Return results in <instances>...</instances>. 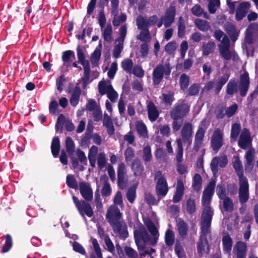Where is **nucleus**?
<instances>
[{
	"label": "nucleus",
	"mask_w": 258,
	"mask_h": 258,
	"mask_svg": "<svg viewBox=\"0 0 258 258\" xmlns=\"http://www.w3.org/2000/svg\"><path fill=\"white\" fill-rule=\"evenodd\" d=\"M216 179H212L204 189L202 198V203L204 207L201 215L202 230L207 233L211 227L214 212L210 207L212 196L214 194L216 186Z\"/></svg>",
	"instance_id": "nucleus-1"
},
{
	"label": "nucleus",
	"mask_w": 258,
	"mask_h": 258,
	"mask_svg": "<svg viewBox=\"0 0 258 258\" xmlns=\"http://www.w3.org/2000/svg\"><path fill=\"white\" fill-rule=\"evenodd\" d=\"M250 87V81L248 73L244 72L240 76L239 81L235 79L230 80L226 86V93L230 96L239 93L241 97L246 96Z\"/></svg>",
	"instance_id": "nucleus-2"
},
{
	"label": "nucleus",
	"mask_w": 258,
	"mask_h": 258,
	"mask_svg": "<svg viewBox=\"0 0 258 258\" xmlns=\"http://www.w3.org/2000/svg\"><path fill=\"white\" fill-rule=\"evenodd\" d=\"M258 45V26L255 24L248 26L245 31L244 43L242 48L246 53L247 56H253L254 49L251 45Z\"/></svg>",
	"instance_id": "nucleus-3"
},
{
	"label": "nucleus",
	"mask_w": 258,
	"mask_h": 258,
	"mask_svg": "<svg viewBox=\"0 0 258 258\" xmlns=\"http://www.w3.org/2000/svg\"><path fill=\"white\" fill-rule=\"evenodd\" d=\"M134 235L135 242L139 250L144 249L147 244L152 245L151 237L143 225L134 229Z\"/></svg>",
	"instance_id": "nucleus-4"
},
{
	"label": "nucleus",
	"mask_w": 258,
	"mask_h": 258,
	"mask_svg": "<svg viewBox=\"0 0 258 258\" xmlns=\"http://www.w3.org/2000/svg\"><path fill=\"white\" fill-rule=\"evenodd\" d=\"M171 69L169 64L159 63L153 69L152 73L153 83L155 86H158L163 78L168 79L171 73Z\"/></svg>",
	"instance_id": "nucleus-5"
},
{
	"label": "nucleus",
	"mask_w": 258,
	"mask_h": 258,
	"mask_svg": "<svg viewBox=\"0 0 258 258\" xmlns=\"http://www.w3.org/2000/svg\"><path fill=\"white\" fill-rule=\"evenodd\" d=\"M154 180L156 182V192L159 199L165 197L168 191V183L166 178L160 170L155 173Z\"/></svg>",
	"instance_id": "nucleus-6"
},
{
	"label": "nucleus",
	"mask_w": 258,
	"mask_h": 258,
	"mask_svg": "<svg viewBox=\"0 0 258 258\" xmlns=\"http://www.w3.org/2000/svg\"><path fill=\"white\" fill-rule=\"evenodd\" d=\"M190 110V106L184 100H178L170 112L172 119H183Z\"/></svg>",
	"instance_id": "nucleus-7"
},
{
	"label": "nucleus",
	"mask_w": 258,
	"mask_h": 258,
	"mask_svg": "<svg viewBox=\"0 0 258 258\" xmlns=\"http://www.w3.org/2000/svg\"><path fill=\"white\" fill-rule=\"evenodd\" d=\"M73 200L80 214L83 217L85 222H86L87 218L85 215L88 217H92L94 215V212L90 204L85 201H80L75 196H73Z\"/></svg>",
	"instance_id": "nucleus-8"
},
{
	"label": "nucleus",
	"mask_w": 258,
	"mask_h": 258,
	"mask_svg": "<svg viewBox=\"0 0 258 258\" xmlns=\"http://www.w3.org/2000/svg\"><path fill=\"white\" fill-rule=\"evenodd\" d=\"M98 91L101 96L106 94L108 98L112 102H116L117 99L118 94L111 84H107L104 81H100L98 84Z\"/></svg>",
	"instance_id": "nucleus-9"
},
{
	"label": "nucleus",
	"mask_w": 258,
	"mask_h": 258,
	"mask_svg": "<svg viewBox=\"0 0 258 258\" xmlns=\"http://www.w3.org/2000/svg\"><path fill=\"white\" fill-rule=\"evenodd\" d=\"M127 32V28L125 25L121 26L119 29V37L115 41V45L112 51L113 57L117 58L123 49V42Z\"/></svg>",
	"instance_id": "nucleus-10"
},
{
	"label": "nucleus",
	"mask_w": 258,
	"mask_h": 258,
	"mask_svg": "<svg viewBox=\"0 0 258 258\" xmlns=\"http://www.w3.org/2000/svg\"><path fill=\"white\" fill-rule=\"evenodd\" d=\"M230 42L224 44H219L218 48L219 53L222 58L226 60H229L231 59L234 61H237L239 57L235 50L230 49Z\"/></svg>",
	"instance_id": "nucleus-11"
},
{
	"label": "nucleus",
	"mask_w": 258,
	"mask_h": 258,
	"mask_svg": "<svg viewBox=\"0 0 258 258\" xmlns=\"http://www.w3.org/2000/svg\"><path fill=\"white\" fill-rule=\"evenodd\" d=\"M205 123V119L202 120L195 135L193 149L196 152L199 150L203 143L204 138L207 129V127L204 126Z\"/></svg>",
	"instance_id": "nucleus-12"
},
{
	"label": "nucleus",
	"mask_w": 258,
	"mask_h": 258,
	"mask_svg": "<svg viewBox=\"0 0 258 258\" xmlns=\"http://www.w3.org/2000/svg\"><path fill=\"white\" fill-rule=\"evenodd\" d=\"M193 134V126L190 122H185L181 130V143L187 146L191 145Z\"/></svg>",
	"instance_id": "nucleus-13"
},
{
	"label": "nucleus",
	"mask_w": 258,
	"mask_h": 258,
	"mask_svg": "<svg viewBox=\"0 0 258 258\" xmlns=\"http://www.w3.org/2000/svg\"><path fill=\"white\" fill-rule=\"evenodd\" d=\"M223 135L219 128L214 130L211 140V146L213 150L217 152L223 145Z\"/></svg>",
	"instance_id": "nucleus-14"
},
{
	"label": "nucleus",
	"mask_w": 258,
	"mask_h": 258,
	"mask_svg": "<svg viewBox=\"0 0 258 258\" xmlns=\"http://www.w3.org/2000/svg\"><path fill=\"white\" fill-rule=\"evenodd\" d=\"M122 214L119 208L115 206H111L107 210L106 217L110 225L121 221Z\"/></svg>",
	"instance_id": "nucleus-15"
},
{
	"label": "nucleus",
	"mask_w": 258,
	"mask_h": 258,
	"mask_svg": "<svg viewBox=\"0 0 258 258\" xmlns=\"http://www.w3.org/2000/svg\"><path fill=\"white\" fill-rule=\"evenodd\" d=\"M239 200L240 203L243 205L249 199V184L248 180L239 181Z\"/></svg>",
	"instance_id": "nucleus-16"
},
{
	"label": "nucleus",
	"mask_w": 258,
	"mask_h": 258,
	"mask_svg": "<svg viewBox=\"0 0 258 258\" xmlns=\"http://www.w3.org/2000/svg\"><path fill=\"white\" fill-rule=\"evenodd\" d=\"M110 226L114 233L117 234L120 238L125 239L128 237L127 227L125 222L120 221Z\"/></svg>",
	"instance_id": "nucleus-17"
},
{
	"label": "nucleus",
	"mask_w": 258,
	"mask_h": 258,
	"mask_svg": "<svg viewBox=\"0 0 258 258\" xmlns=\"http://www.w3.org/2000/svg\"><path fill=\"white\" fill-rule=\"evenodd\" d=\"M251 144L250 133L246 128H243L241 131L238 142L239 147L244 150L248 149Z\"/></svg>",
	"instance_id": "nucleus-18"
},
{
	"label": "nucleus",
	"mask_w": 258,
	"mask_h": 258,
	"mask_svg": "<svg viewBox=\"0 0 258 258\" xmlns=\"http://www.w3.org/2000/svg\"><path fill=\"white\" fill-rule=\"evenodd\" d=\"M148 231L150 233L152 237V245H156L158 242L159 233L158 228L155 226L154 222L150 219H148L144 222Z\"/></svg>",
	"instance_id": "nucleus-19"
},
{
	"label": "nucleus",
	"mask_w": 258,
	"mask_h": 258,
	"mask_svg": "<svg viewBox=\"0 0 258 258\" xmlns=\"http://www.w3.org/2000/svg\"><path fill=\"white\" fill-rule=\"evenodd\" d=\"M254 155L255 151L253 148L248 150L245 154L244 158L245 160L244 164L246 172H250L253 169L255 160Z\"/></svg>",
	"instance_id": "nucleus-20"
},
{
	"label": "nucleus",
	"mask_w": 258,
	"mask_h": 258,
	"mask_svg": "<svg viewBox=\"0 0 258 258\" xmlns=\"http://www.w3.org/2000/svg\"><path fill=\"white\" fill-rule=\"evenodd\" d=\"M211 227H209V231L207 233H204L202 230V223H201V235L200 236V240L197 243V251L198 254L200 256H202L205 253V247L208 245V242L207 239L208 234L211 232Z\"/></svg>",
	"instance_id": "nucleus-21"
},
{
	"label": "nucleus",
	"mask_w": 258,
	"mask_h": 258,
	"mask_svg": "<svg viewBox=\"0 0 258 258\" xmlns=\"http://www.w3.org/2000/svg\"><path fill=\"white\" fill-rule=\"evenodd\" d=\"M176 14L175 8L174 6H170L166 11L165 15L162 16L164 26L165 28L169 27L174 21Z\"/></svg>",
	"instance_id": "nucleus-22"
},
{
	"label": "nucleus",
	"mask_w": 258,
	"mask_h": 258,
	"mask_svg": "<svg viewBox=\"0 0 258 258\" xmlns=\"http://www.w3.org/2000/svg\"><path fill=\"white\" fill-rule=\"evenodd\" d=\"M79 188L81 196L86 201H90L92 200L93 192L89 184L81 182L79 183Z\"/></svg>",
	"instance_id": "nucleus-23"
},
{
	"label": "nucleus",
	"mask_w": 258,
	"mask_h": 258,
	"mask_svg": "<svg viewBox=\"0 0 258 258\" xmlns=\"http://www.w3.org/2000/svg\"><path fill=\"white\" fill-rule=\"evenodd\" d=\"M126 174V169L125 164L123 162L119 163L117 171V183L119 187L121 189H123L125 186L124 179Z\"/></svg>",
	"instance_id": "nucleus-24"
},
{
	"label": "nucleus",
	"mask_w": 258,
	"mask_h": 258,
	"mask_svg": "<svg viewBox=\"0 0 258 258\" xmlns=\"http://www.w3.org/2000/svg\"><path fill=\"white\" fill-rule=\"evenodd\" d=\"M232 165L238 177L239 181L247 180V178L243 175V168L242 163L238 156H234L233 157Z\"/></svg>",
	"instance_id": "nucleus-25"
},
{
	"label": "nucleus",
	"mask_w": 258,
	"mask_h": 258,
	"mask_svg": "<svg viewBox=\"0 0 258 258\" xmlns=\"http://www.w3.org/2000/svg\"><path fill=\"white\" fill-rule=\"evenodd\" d=\"M224 28L231 41L235 42L238 38L239 32L236 30L235 25L229 22H227L225 23Z\"/></svg>",
	"instance_id": "nucleus-26"
},
{
	"label": "nucleus",
	"mask_w": 258,
	"mask_h": 258,
	"mask_svg": "<svg viewBox=\"0 0 258 258\" xmlns=\"http://www.w3.org/2000/svg\"><path fill=\"white\" fill-rule=\"evenodd\" d=\"M147 108L149 119L152 122H154L159 116V112L157 107L153 102L150 101L148 103Z\"/></svg>",
	"instance_id": "nucleus-27"
},
{
	"label": "nucleus",
	"mask_w": 258,
	"mask_h": 258,
	"mask_svg": "<svg viewBox=\"0 0 258 258\" xmlns=\"http://www.w3.org/2000/svg\"><path fill=\"white\" fill-rule=\"evenodd\" d=\"M247 245L246 242L238 241L234 246L233 252L236 256H246Z\"/></svg>",
	"instance_id": "nucleus-28"
},
{
	"label": "nucleus",
	"mask_w": 258,
	"mask_h": 258,
	"mask_svg": "<svg viewBox=\"0 0 258 258\" xmlns=\"http://www.w3.org/2000/svg\"><path fill=\"white\" fill-rule=\"evenodd\" d=\"M184 186L181 180H178L176 187V191L173 197L172 201L174 203H177L180 201L184 195Z\"/></svg>",
	"instance_id": "nucleus-29"
},
{
	"label": "nucleus",
	"mask_w": 258,
	"mask_h": 258,
	"mask_svg": "<svg viewBox=\"0 0 258 258\" xmlns=\"http://www.w3.org/2000/svg\"><path fill=\"white\" fill-rule=\"evenodd\" d=\"M249 7L250 5L247 2L242 3L239 5L236 11L235 19L236 20H241L246 16Z\"/></svg>",
	"instance_id": "nucleus-30"
},
{
	"label": "nucleus",
	"mask_w": 258,
	"mask_h": 258,
	"mask_svg": "<svg viewBox=\"0 0 258 258\" xmlns=\"http://www.w3.org/2000/svg\"><path fill=\"white\" fill-rule=\"evenodd\" d=\"M176 226L179 236L184 239L186 237L188 231V225L181 218L176 220Z\"/></svg>",
	"instance_id": "nucleus-31"
},
{
	"label": "nucleus",
	"mask_w": 258,
	"mask_h": 258,
	"mask_svg": "<svg viewBox=\"0 0 258 258\" xmlns=\"http://www.w3.org/2000/svg\"><path fill=\"white\" fill-rule=\"evenodd\" d=\"M216 47V43L214 41H209L208 42H203L202 46L203 55L208 56L210 54L213 53Z\"/></svg>",
	"instance_id": "nucleus-32"
},
{
	"label": "nucleus",
	"mask_w": 258,
	"mask_h": 258,
	"mask_svg": "<svg viewBox=\"0 0 258 258\" xmlns=\"http://www.w3.org/2000/svg\"><path fill=\"white\" fill-rule=\"evenodd\" d=\"M223 251L224 253L230 255L232 247V239L229 235L227 234L222 237Z\"/></svg>",
	"instance_id": "nucleus-33"
},
{
	"label": "nucleus",
	"mask_w": 258,
	"mask_h": 258,
	"mask_svg": "<svg viewBox=\"0 0 258 258\" xmlns=\"http://www.w3.org/2000/svg\"><path fill=\"white\" fill-rule=\"evenodd\" d=\"M229 75L225 74L220 77L215 82H214V92L216 94H218L223 86L226 83L229 79Z\"/></svg>",
	"instance_id": "nucleus-34"
},
{
	"label": "nucleus",
	"mask_w": 258,
	"mask_h": 258,
	"mask_svg": "<svg viewBox=\"0 0 258 258\" xmlns=\"http://www.w3.org/2000/svg\"><path fill=\"white\" fill-rule=\"evenodd\" d=\"M75 58V52L72 50H67L62 53V60L63 62V65L67 67L70 65Z\"/></svg>",
	"instance_id": "nucleus-35"
},
{
	"label": "nucleus",
	"mask_w": 258,
	"mask_h": 258,
	"mask_svg": "<svg viewBox=\"0 0 258 258\" xmlns=\"http://www.w3.org/2000/svg\"><path fill=\"white\" fill-rule=\"evenodd\" d=\"M136 127L140 137L145 138L148 136L147 128L142 120H138L136 123Z\"/></svg>",
	"instance_id": "nucleus-36"
},
{
	"label": "nucleus",
	"mask_w": 258,
	"mask_h": 258,
	"mask_svg": "<svg viewBox=\"0 0 258 258\" xmlns=\"http://www.w3.org/2000/svg\"><path fill=\"white\" fill-rule=\"evenodd\" d=\"M132 169L135 176H141L144 170V167L139 159H135L132 164Z\"/></svg>",
	"instance_id": "nucleus-37"
},
{
	"label": "nucleus",
	"mask_w": 258,
	"mask_h": 258,
	"mask_svg": "<svg viewBox=\"0 0 258 258\" xmlns=\"http://www.w3.org/2000/svg\"><path fill=\"white\" fill-rule=\"evenodd\" d=\"M81 93V90L79 87H76L73 89L70 98V103L72 106L75 107L78 104Z\"/></svg>",
	"instance_id": "nucleus-38"
},
{
	"label": "nucleus",
	"mask_w": 258,
	"mask_h": 258,
	"mask_svg": "<svg viewBox=\"0 0 258 258\" xmlns=\"http://www.w3.org/2000/svg\"><path fill=\"white\" fill-rule=\"evenodd\" d=\"M195 24L197 28L203 32L208 31L211 28L209 22L204 20L197 19L195 21Z\"/></svg>",
	"instance_id": "nucleus-39"
},
{
	"label": "nucleus",
	"mask_w": 258,
	"mask_h": 258,
	"mask_svg": "<svg viewBox=\"0 0 258 258\" xmlns=\"http://www.w3.org/2000/svg\"><path fill=\"white\" fill-rule=\"evenodd\" d=\"M213 36L217 41L220 42L221 44L230 42L228 36L220 29L215 30Z\"/></svg>",
	"instance_id": "nucleus-40"
},
{
	"label": "nucleus",
	"mask_w": 258,
	"mask_h": 258,
	"mask_svg": "<svg viewBox=\"0 0 258 258\" xmlns=\"http://www.w3.org/2000/svg\"><path fill=\"white\" fill-rule=\"evenodd\" d=\"M51 150L53 157H57L60 150V142L58 137L53 138L51 142Z\"/></svg>",
	"instance_id": "nucleus-41"
},
{
	"label": "nucleus",
	"mask_w": 258,
	"mask_h": 258,
	"mask_svg": "<svg viewBox=\"0 0 258 258\" xmlns=\"http://www.w3.org/2000/svg\"><path fill=\"white\" fill-rule=\"evenodd\" d=\"M189 83V77L185 74H182L179 78V83L180 89L185 91L187 89Z\"/></svg>",
	"instance_id": "nucleus-42"
},
{
	"label": "nucleus",
	"mask_w": 258,
	"mask_h": 258,
	"mask_svg": "<svg viewBox=\"0 0 258 258\" xmlns=\"http://www.w3.org/2000/svg\"><path fill=\"white\" fill-rule=\"evenodd\" d=\"M175 242V235L173 231L168 229L165 234V242L168 246H171Z\"/></svg>",
	"instance_id": "nucleus-43"
},
{
	"label": "nucleus",
	"mask_w": 258,
	"mask_h": 258,
	"mask_svg": "<svg viewBox=\"0 0 258 258\" xmlns=\"http://www.w3.org/2000/svg\"><path fill=\"white\" fill-rule=\"evenodd\" d=\"M121 68L126 73L131 74L134 68V63L132 59L127 58L123 60L121 63Z\"/></svg>",
	"instance_id": "nucleus-44"
},
{
	"label": "nucleus",
	"mask_w": 258,
	"mask_h": 258,
	"mask_svg": "<svg viewBox=\"0 0 258 258\" xmlns=\"http://www.w3.org/2000/svg\"><path fill=\"white\" fill-rule=\"evenodd\" d=\"M112 27L110 24H107L103 32L104 41L109 43L112 41Z\"/></svg>",
	"instance_id": "nucleus-45"
},
{
	"label": "nucleus",
	"mask_w": 258,
	"mask_h": 258,
	"mask_svg": "<svg viewBox=\"0 0 258 258\" xmlns=\"http://www.w3.org/2000/svg\"><path fill=\"white\" fill-rule=\"evenodd\" d=\"M176 143L177 145V152L176 155V160L177 163H181L182 161L183 158V147L182 143H181V140L180 138L176 140Z\"/></svg>",
	"instance_id": "nucleus-46"
},
{
	"label": "nucleus",
	"mask_w": 258,
	"mask_h": 258,
	"mask_svg": "<svg viewBox=\"0 0 258 258\" xmlns=\"http://www.w3.org/2000/svg\"><path fill=\"white\" fill-rule=\"evenodd\" d=\"M138 28L140 30H144L148 29L149 27L148 20L145 19L142 16H139L136 20Z\"/></svg>",
	"instance_id": "nucleus-47"
},
{
	"label": "nucleus",
	"mask_w": 258,
	"mask_h": 258,
	"mask_svg": "<svg viewBox=\"0 0 258 258\" xmlns=\"http://www.w3.org/2000/svg\"><path fill=\"white\" fill-rule=\"evenodd\" d=\"M186 209L187 212L191 215L196 211V201L192 198L188 199L186 202Z\"/></svg>",
	"instance_id": "nucleus-48"
},
{
	"label": "nucleus",
	"mask_w": 258,
	"mask_h": 258,
	"mask_svg": "<svg viewBox=\"0 0 258 258\" xmlns=\"http://www.w3.org/2000/svg\"><path fill=\"white\" fill-rule=\"evenodd\" d=\"M174 251L178 258H186L184 248L179 242H176L174 246Z\"/></svg>",
	"instance_id": "nucleus-49"
},
{
	"label": "nucleus",
	"mask_w": 258,
	"mask_h": 258,
	"mask_svg": "<svg viewBox=\"0 0 258 258\" xmlns=\"http://www.w3.org/2000/svg\"><path fill=\"white\" fill-rule=\"evenodd\" d=\"M77 54L79 62L82 66H85V64H87V62L89 63L88 60H85V57L83 52V50L80 45H78L77 46Z\"/></svg>",
	"instance_id": "nucleus-50"
},
{
	"label": "nucleus",
	"mask_w": 258,
	"mask_h": 258,
	"mask_svg": "<svg viewBox=\"0 0 258 258\" xmlns=\"http://www.w3.org/2000/svg\"><path fill=\"white\" fill-rule=\"evenodd\" d=\"M136 198V186H132L130 187L126 192V198L128 202L133 203Z\"/></svg>",
	"instance_id": "nucleus-51"
},
{
	"label": "nucleus",
	"mask_w": 258,
	"mask_h": 258,
	"mask_svg": "<svg viewBox=\"0 0 258 258\" xmlns=\"http://www.w3.org/2000/svg\"><path fill=\"white\" fill-rule=\"evenodd\" d=\"M202 179L200 174L196 173L193 178V182L192 184V188L194 190L198 191L201 187Z\"/></svg>",
	"instance_id": "nucleus-52"
},
{
	"label": "nucleus",
	"mask_w": 258,
	"mask_h": 258,
	"mask_svg": "<svg viewBox=\"0 0 258 258\" xmlns=\"http://www.w3.org/2000/svg\"><path fill=\"white\" fill-rule=\"evenodd\" d=\"M223 200V207L226 212H232L233 210V203L229 197H225Z\"/></svg>",
	"instance_id": "nucleus-53"
},
{
	"label": "nucleus",
	"mask_w": 258,
	"mask_h": 258,
	"mask_svg": "<svg viewBox=\"0 0 258 258\" xmlns=\"http://www.w3.org/2000/svg\"><path fill=\"white\" fill-rule=\"evenodd\" d=\"M208 10L209 12L211 14H214L217 9L220 7V0H208Z\"/></svg>",
	"instance_id": "nucleus-54"
},
{
	"label": "nucleus",
	"mask_w": 258,
	"mask_h": 258,
	"mask_svg": "<svg viewBox=\"0 0 258 258\" xmlns=\"http://www.w3.org/2000/svg\"><path fill=\"white\" fill-rule=\"evenodd\" d=\"M104 241L105 244L106 249L110 252L114 253L115 252L114 244L107 234L104 235Z\"/></svg>",
	"instance_id": "nucleus-55"
},
{
	"label": "nucleus",
	"mask_w": 258,
	"mask_h": 258,
	"mask_svg": "<svg viewBox=\"0 0 258 258\" xmlns=\"http://www.w3.org/2000/svg\"><path fill=\"white\" fill-rule=\"evenodd\" d=\"M66 183L67 185L71 188L74 189H77L78 188L77 181L73 175L68 174L67 175Z\"/></svg>",
	"instance_id": "nucleus-56"
},
{
	"label": "nucleus",
	"mask_w": 258,
	"mask_h": 258,
	"mask_svg": "<svg viewBox=\"0 0 258 258\" xmlns=\"http://www.w3.org/2000/svg\"><path fill=\"white\" fill-rule=\"evenodd\" d=\"M13 241L12 238L10 234L6 235V241L2 249V252L4 253L9 251L12 247Z\"/></svg>",
	"instance_id": "nucleus-57"
},
{
	"label": "nucleus",
	"mask_w": 258,
	"mask_h": 258,
	"mask_svg": "<svg viewBox=\"0 0 258 258\" xmlns=\"http://www.w3.org/2000/svg\"><path fill=\"white\" fill-rule=\"evenodd\" d=\"M152 158L151 154V148L149 146H146L143 148V158L146 162H150Z\"/></svg>",
	"instance_id": "nucleus-58"
},
{
	"label": "nucleus",
	"mask_w": 258,
	"mask_h": 258,
	"mask_svg": "<svg viewBox=\"0 0 258 258\" xmlns=\"http://www.w3.org/2000/svg\"><path fill=\"white\" fill-rule=\"evenodd\" d=\"M107 159L104 153H100L97 159V165L99 169H102L105 166Z\"/></svg>",
	"instance_id": "nucleus-59"
},
{
	"label": "nucleus",
	"mask_w": 258,
	"mask_h": 258,
	"mask_svg": "<svg viewBox=\"0 0 258 258\" xmlns=\"http://www.w3.org/2000/svg\"><path fill=\"white\" fill-rule=\"evenodd\" d=\"M216 193L220 200L226 197V191L224 184L221 183L217 185Z\"/></svg>",
	"instance_id": "nucleus-60"
},
{
	"label": "nucleus",
	"mask_w": 258,
	"mask_h": 258,
	"mask_svg": "<svg viewBox=\"0 0 258 258\" xmlns=\"http://www.w3.org/2000/svg\"><path fill=\"white\" fill-rule=\"evenodd\" d=\"M92 244L97 257L103 258L100 247L96 239H92Z\"/></svg>",
	"instance_id": "nucleus-61"
},
{
	"label": "nucleus",
	"mask_w": 258,
	"mask_h": 258,
	"mask_svg": "<svg viewBox=\"0 0 258 258\" xmlns=\"http://www.w3.org/2000/svg\"><path fill=\"white\" fill-rule=\"evenodd\" d=\"M72 244L73 250L77 252H78L82 255H85L86 252L83 246L79 242L77 241H70Z\"/></svg>",
	"instance_id": "nucleus-62"
},
{
	"label": "nucleus",
	"mask_w": 258,
	"mask_h": 258,
	"mask_svg": "<svg viewBox=\"0 0 258 258\" xmlns=\"http://www.w3.org/2000/svg\"><path fill=\"white\" fill-rule=\"evenodd\" d=\"M66 150L69 154H72L75 150V144L72 139L68 137L66 140Z\"/></svg>",
	"instance_id": "nucleus-63"
},
{
	"label": "nucleus",
	"mask_w": 258,
	"mask_h": 258,
	"mask_svg": "<svg viewBox=\"0 0 258 258\" xmlns=\"http://www.w3.org/2000/svg\"><path fill=\"white\" fill-rule=\"evenodd\" d=\"M163 102L167 105H171L174 100L173 94L171 93H164L162 94Z\"/></svg>",
	"instance_id": "nucleus-64"
}]
</instances>
